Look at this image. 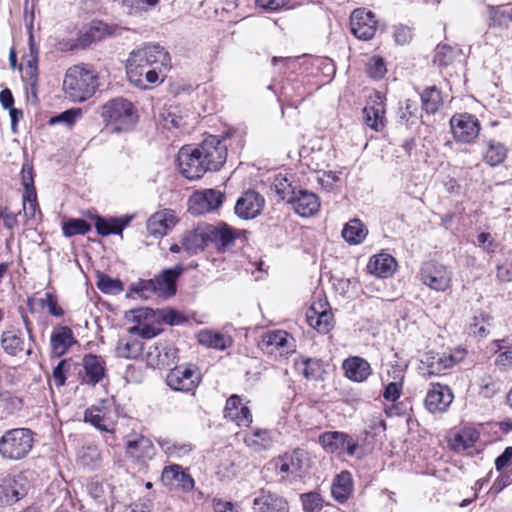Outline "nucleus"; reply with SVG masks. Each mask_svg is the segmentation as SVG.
Segmentation results:
<instances>
[{
    "label": "nucleus",
    "mask_w": 512,
    "mask_h": 512,
    "mask_svg": "<svg viewBox=\"0 0 512 512\" xmlns=\"http://www.w3.org/2000/svg\"><path fill=\"white\" fill-rule=\"evenodd\" d=\"M84 421L102 432L113 433L115 431V416L108 401L87 408L84 412Z\"/></svg>",
    "instance_id": "9b49d317"
},
{
    "label": "nucleus",
    "mask_w": 512,
    "mask_h": 512,
    "mask_svg": "<svg viewBox=\"0 0 512 512\" xmlns=\"http://www.w3.org/2000/svg\"><path fill=\"white\" fill-rule=\"evenodd\" d=\"M22 211L26 219H35L37 213L40 214V211L38 210L36 193H34V196H30V194H23Z\"/></svg>",
    "instance_id": "052dcab7"
},
{
    "label": "nucleus",
    "mask_w": 512,
    "mask_h": 512,
    "mask_svg": "<svg viewBox=\"0 0 512 512\" xmlns=\"http://www.w3.org/2000/svg\"><path fill=\"white\" fill-rule=\"evenodd\" d=\"M178 359V349L169 342H159L150 346L146 353V361L154 368L168 367Z\"/></svg>",
    "instance_id": "f3484780"
},
{
    "label": "nucleus",
    "mask_w": 512,
    "mask_h": 512,
    "mask_svg": "<svg viewBox=\"0 0 512 512\" xmlns=\"http://www.w3.org/2000/svg\"><path fill=\"white\" fill-rule=\"evenodd\" d=\"M264 204L265 199L260 193L248 190L237 199L235 214L245 220L254 219L261 214Z\"/></svg>",
    "instance_id": "a211bd4d"
},
{
    "label": "nucleus",
    "mask_w": 512,
    "mask_h": 512,
    "mask_svg": "<svg viewBox=\"0 0 512 512\" xmlns=\"http://www.w3.org/2000/svg\"><path fill=\"white\" fill-rule=\"evenodd\" d=\"M170 56L158 44H145L134 49L127 59L126 72L129 81L136 87H143L144 70L151 67H168Z\"/></svg>",
    "instance_id": "f03ea898"
},
{
    "label": "nucleus",
    "mask_w": 512,
    "mask_h": 512,
    "mask_svg": "<svg viewBox=\"0 0 512 512\" xmlns=\"http://www.w3.org/2000/svg\"><path fill=\"white\" fill-rule=\"evenodd\" d=\"M307 322L319 333L327 334L334 327V316L322 303L313 304L306 313Z\"/></svg>",
    "instance_id": "bb28decb"
},
{
    "label": "nucleus",
    "mask_w": 512,
    "mask_h": 512,
    "mask_svg": "<svg viewBox=\"0 0 512 512\" xmlns=\"http://www.w3.org/2000/svg\"><path fill=\"white\" fill-rule=\"evenodd\" d=\"M226 159L227 145L215 135L207 136L197 147H182L177 157L181 173L189 180L220 170Z\"/></svg>",
    "instance_id": "f257e3e1"
},
{
    "label": "nucleus",
    "mask_w": 512,
    "mask_h": 512,
    "mask_svg": "<svg viewBox=\"0 0 512 512\" xmlns=\"http://www.w3.org/2000/svg\"><path fill=\"white\" fill-rule=\"evenodd\" d=\"M106 32V25L98 22L93 23L81 30L76 40H63L59 42L62 51H72L78 48H86L94 42L100 41Z\"/></svg>",
    "instance_id": "dca6fc26"
},
{
    "label": "nucleus",
    "mask_w": 512,
    "mask_h": 512,
    "mask_svg": "<svg viewBox=\"0 0 512 512\" xmlns=\"http://www.w3.org/2000/svg\"><path fill=\"white\" fill-rule=\"evenodd\" d=\"M130 292L138 294L141 298H148L149 293L156 294L154 279L139 280L130 286Z\"/></svg>",
    "instance_id": "bf43d9fd"
},
{
    "label": "nucleus",
    "mask_w": 512,
    "mask_h": 512,
    "mask_svg": "<svg viewBox=\"0 0 512 512\" xmlns=\"http://www.w3.org/2000/svg\"><path fill=\"white\" fill-rule=\"evenodd\" d=\"M345 375L354 382L365 381L372 373L370 363L359 356H352L343 361Z\"/></svg>",
    "instance_id": "7c9ffc66"
},
{
    "label": "nucleus",
    "mask_w": 512,
    "mask_h": 512,
    "mask_svg": "<svg viewBox=\"0 0 512 512\" xmlns=\"http://www.w3.org/2000/svg\"><path fill=\"white\" fill-rule=\"evenodd\" d=\"M368 234L365 225L359 219H352L344 225L342 237L349 244H360Z\"/></svg>",
    "instance_id": "79ce46f5"
},
{
    "label": "nucleus",
    "mask_w": 512,
    "mask_h": 512,
    "mask_svg": "<svg viewBox=\"0 0 512 512\" xmlns=\"http://www.w3.org/2000/svg\"><path fill=\"white\" fill-rule=\"evenodd\" d=\"M282 200H287L288 203L292 204L295 212L302 217H309L316 214L320 208V201L318 196L307 190L299 189L298 191L293 190L291 196L287 197L286 193L281 192L277 189Z\"/></svg>",
    "instance_id": "ddd939ff"
},
{
    "label": "nucleus",
    "mask_w": 512,
    "mask_h": 512,
    "mask_svg": "<svg viewBox=\"0 0 512 512\" xmlns=\"http://www.w3.org/2000/svg\"><path fill=\"white\" fill-rule=\"evenodd\" d=\"M452 401L453 394L448 386L434 384L432 389L427 392L425 406L432 413L443 412Z\"/></svg>",
    "instance_id": "a878e982"
},
{
    "label": "nucleus",
    "mask_w": 512,
    "mask_h": 512,
    "mask_svg": "<svg viewBox=\"0 0 512 512\" xmlns=\"http://www.w3.org/2000/svg\"><path fill=\"white\" fill-rule=\"evenodd\" d=\"M224 417L236 423L238 426H249L252 422V414L247 406L242 405L239 395L230 396L224 408Z\"/></svg>",
    "instance_id": "393cba45"
},
{
    "label": "nucleus",
    "mask_w": 512,
    "mask_h": 512,
    "mask_svg": "<svg viewBox=\"0 0 512 512\" xmlns=\"http://www.w3.org/2000/svg\"><path fill=\"white\" fill-rule=\"evenodd\" d=\"M396 260L389 254L374 255L368 262V271L380 278H387L396 270Z\"/></svg>",
    "instance_id": "f704fd0d"
},
{
    "label": "nucleus",
    "mask_w": 512,
    "mask_h": 512,
    "mask_svg": "<svg viewBox=\"0 0 512 512\" xmlns=\"http://www.w3.org/2000/svg\"><path fill=\"white\" fill-rule=\"evenodd\" d=\"M85 376L83 381L90 385L99 383L105 375V362L97 355L88 354L83 358Z\"/></svg>",
    "instance_id": "72a5a7b5"
},
{
    "label": "nucleus",
    "mask_w": 512,
    "mask_h": 512,
    "mask_svg": "<svg viewBox=\"0 0 512 512\" xmlns=\"http://www.w3.org/2000/svg\"><path fill=\"white\" fill-rule=\"evenodd\" d=\"M364 121L367 126L380 131L384 128L385 103L384 97L376 92L363 109Z\"/></svg>",
    "instance_id": "5701e85b"
},
{
    "label": "nucleus",
    "mask_w": 512,
    "mask_h": 512,
    "mask_svg": "<svg viewBox=\"0 0 512 512\" xmlns=\"http://www.w3.org/2000/svg\"><path fill=\"white\" fill-rule=\"evenodd\" d=\"M95 228L97 233L101 236H108L110 234H121L123 229L132 220L131 216H123L120 218H102L100 216L95 217Z\"/></svg>",
    "instance_id": "e433bc0d"
},
{
    "label": "nucleus",
    "mask_w": 512,
    "mask_h": 512,
    "mask_svg": "<svg viewBox=\"0 0 512 512\" xmlns=\"http://www.w3.org/2000/svg\"><path fill=\"white\" fill-rule=\"evenodd\" d=\"M304 512H320L323 508V499L317 492H309L300 496Z\"/></svg>",
    "instance_id": "5fc2aeb1"
},
{
    "label": "nucleus",
    "mask_w": 512,
    "mask_h": 512,
    "mask_svg": "<svg viewBox=\"0 0 512 512\" xmlns=\"http://www.w3.org/2000/svg\"><path fill=\"white\" fill-rule=\"evenodd\" d=\"M21 180H22V184L25 188L24 194H30V196H34V193H36V189L34 186L33 168L28 163H25L22 166Z\"/></svg>",
    "instance_id": "680f3d73"
},
{
    "label": "nucleus",
    "mask_w": 512,
    "mask_h": 512,
    "mask_svg": "<svg viewBox=\"0 0 512 512\" xmlns=\"http://www.w3.org/2000/svg\"><path fill=\"white\" fill-rule=\"evenodd\" d=\"M461 353L460 358H456L454 354H443L436 355L427 358V367L420 368L423 377L430 378L433 375H437L445 369L453 367L456 363L460 362L463 359V351H459Z\"/></svg>",
    "instance_id": "473e14b6"
},
{
    "label": "nucleus",
    "mask_w": 512,
    "mask_h": 512,
    "mask_svg": "<svg viewBox=\"0 0 512 512\" xmlns=\"http://www.w3.org/2000/svg\"><path fill=\"white\" fill-rule=\"evenodd\" d=\"M207 234V225L187 231L181 240L183 250L190 256L200 253L209 242Z\"/></svg>",
    "instance_id": "2f4dec72"
},
{
    "label": "nucleus",
    "mask_w": 512,
    "mask_h": 512,
    "mask_svg": "<svg viewBox=\"0 0 512 512\" xmlns=\"http://www.w3.org/2000/svg\"><path fill=\"white\" fill-rule=\"evenodd\" d=\"M162 484L170 490L190 492L194 488V479L182 466L172 464L166 466L161 474Z\"/></svg>",
    "instance_id": "2eb2a0df"
},
{
    "label": "nucleus",
    "mask_w": 512,
    "mask_h": 512,
    "mask_svg": "<svg viewBox=\"0 0 512 512\" xmlns=\"http://www.w3.org/2000/svg\"><path fill=\"white\" fill-rule=\"evenodd\" d=\"M0 343L4 352L13 357L22 353L25 347V341L19 330L4 331Z\"/></svg>",
    "instance_id": "ea45409f"
},
{
    "label": "nucleus",
    "mask_w": 512,
    "mask_h": 512,
    "mask_svg": "<svg viewBox=\"0 0 512 512\" xmlns=\"http://www.w3.org/2000/svg\"><path fill=\"white\" fill-rule=\"evenodd\" d=\"M294 366L296 371L307 380H318L324 372L323 362L315 358L300 356L294 360Z\"/></svg>",
    "instance_id": "c9c22d12"
},
{
    "label": "nucleus",
    "mask_w": 512,
    "mask_h": 512,
    "mask_svg": "<svg viewBox=\"0 0 512 512\" xmlns=\"http://www.w3.org/2000/svg\"><path fill=\"white\" fill-rule=\"evenodd\" d=\"M80 114H81L80 108H71V109H68V110L58 114V115L51 117L49 120V124L56 125V124L63 123L66 126L70 127L75 123L77 116H79Z\"/></svg>",
    "instance_id": "4d7b16f0"
},
{
    "label": "nucleus",
    "mask_w": 512,
    "mask_h": 512,
    "mask_svg": "<svg viewBox=\"0 0 512 512\" xmlns=\"http://www.w3.org/2000/svg\"><path fill=\"white\" fill-rule=\"evenodd\" d=\"M184 268L177 264L173 268L164 269L161 274L154 279L156 294L162 297H171L176 293V281L183 273Z\"/></svg>",
    "instance_id": "cd10ccee"
},
{
    "label": "nucleus",
    "mask_w": 512,
    "mask_h": 512,
    "mask_svg": "<svg viewBox=\"0 0 512 512\" xmlns=\"http://www.w3.org/2000/svg\"><path fill=\"white\" fill-rule=\"evenodd\" d=\"M490 320H492V317L489 314L481 312L479 316H474L473 322L470 323V331L474 335L486 336L488 331L484 325H480V322L489 323Z\"/></svg>",
    "instance_id": "338daca9"
},
{
    "label": "nucleus",
    "mask_w": 512,
    "mask_h": 512,
    "mask_svg": "<svg viewBox=\"0 0 512 512\" xmlns=\"http://www.w3.org/2000/svg\"><path fill=\"white\" fill-rule=\"evenodd\" d=\"M77 462L84 468L94 470L102 462L101 451L96 445L83 446L77 453Z\"/></svg>",
    "instance_id": "a19ab883"
},
{
    "label": "nucleus",
    "mask_w": 512,
    "mask_h": 512,
    "mask_svg": "<svg viewBox=\"0 0 512 512\" xmlns=\"http://www.w3.org/2000/svg\"><path fill=\"white\" fill-rule=\"evenodd\" d=\"M176 218L172 210L164 209L151 215L147 220V231L155 238L163 237L175 225Z\"/></svg>",
    "instance_id": "c85d7f7f"
},
{
    "label": "nucleus",
    "mask_w": 512,
    "mask_h": 512,
    "mask_svg": "<svg viewBox=\"0 0 512 512\" xmlns=\"http://www.w3.org/2000/svg\"><path fill=\"white\" fill-rule=\"evenodd\" d=\"M452 271L435 261L423 263L420 269V280L423 284L436 291L447 290L452 281Z\"/></svg>",
    "instance_id": "6e6552de"
},
{
    "label": "nucleus",
    "mask_w": 512,
    "mask_h": 512,
    "mask_svg": "<svg viewBox=\"0 0 512 512\" xmlns=\"http://www.w3.org/2000/svg\"><path fill=\"white\" fill-rule=\"evenodd\" d=\"M158 3L159 0H122V6L129 15H141Z\"/></svg>",
    "instance_id": "3c124183"
},
{
    "label": "nucleus",
    "mask_w": 512,
    "mask_h": 512,
    "mask_svg": "<svg viewBox=\"0 0 512 512\" xmlns=\"http://www.w3.org/2000/svg\"><path fill=\"white\" fill-rule=\"evenodd\" d=\"M76 343L77 340L70 327L61 325L54 327L50 336L52 357L60 358Z\"/></svg>",
    "instance_id": "b1692460"
},
{
    "label": "nucleus",
    "mask_w": 512,
    "mask_h": 512,
    "mask_svg": "<svg viewBox=\"0 0 512 512\" xmlns=\"http://www.w3.org/2000/svg\"><path fill=\"white\" fill-rule=\"evenodd\" d=\"M166 383L174 391L190 392L199 385L200 375L193 366L180 365L169 371Z\"/></svg>",
    "instance_id": "9d476101"
},
{
    "label": "nucleus",
    "mask_w": 512,
    "mask_h": 512,
    "mask_svg": "<svg viewBox=\"0 0 512 512\" xmlns=\"http://www.w3.org/2000/svg\"><path fill=\"white\" fill-rule=\"evenodd\" d=\"M418 108L415 102L408 99L405 101V106L400 108L399 118L401 122L406 125H413L417 120Z\"/></svg>",
    "instance_id": "13d9d810"
},
{
    "label": "nucleus",
    "mask_w": 512,
    "mask_h": 512,
    "mask_svg": "<svg viewBox=\"0 0 512 512\" xmlns=\"http://www.w3.org/2000/svg\"><path fill=\"white\" fill-rule=\"evenodd\" d=\"M143 351V343L137 339L121 338L116 346V353L122 358H137Z\"/></svg>",
    "instance_id": "a18cd8bd"
},
{
    "label": "nucleus",
    "mask_w": 512,
    "mask_h": 512,
    "mask_svg": "<svg viewBox=\"0 0 512 512\" xmlns=\"http://www.w3.org/2000/svg\"><path fill=\"white\" fill-rule=\"evenodd\" d=\"M224 198L225 195L221 191L215 189L196 192L189 200V210L193 214H204L206 212H210L219 208L222 205Z\"/></svg>",
    "instance_id": "6ab92c4d"
},
{
    "label": "nucleus",
    "mask_w": 512,
    "mask_h": 512,
    "mask_svg": "<svg viewBox=\"0 0 512 512\" xmlns=\"http://www.w3.org/2000/svg\"><path fill=\"white\" fill-rule=\"evenodd\" d=\"M308 466V453L300 448L285 453L274 461L275 471L281 476V480L301 478L306 473Z\"/></svg>",
    "instance_id": "423d86ee"
},
{
    "label": "nucleus",
    "mask_w": 512,
    "mask_h": 512,
    "mask_svg": "<svg viewBox=\"0 0 512 512\" xmlns=\"http://www.w3.org/2000/svg\"><path fill=\"white\" fill-rule=\"evenodd\" d=\"M27 478L18 474L15 476H6L0 480V505H10L27 494Z\"/></svg>",
    "instance_id": "4468645a"
},
{
    "label": "nucleus",
    "mask_w": 512,
    "mask_h": 512,
    "mask_svg": "<svg viewBox=\"0 0 512 512\" xmlns=\"http://www.w3.org/2000/svg\"><path fill=\"white\" fill-rule=\"evenodd\" d=\"M319 444L327 453H346L354 456L359 448V443L353 436L340 431H327L319 436Z\"/></svg>",
    "instance_id": "0eeeda50"
},
{
    "label": "nucleus",
    "mask_w": 512,
    "mask_h": 512,
    "mask_svg": "<svg viewBox=\"0 0 512 512\" xmlns=\"http://www.w3.org/2000/svg\"><path fill=\"white\" fill-rule=\"evenodd\" d=\"M91 230V225L84 219L71 218L63 223L62 231L65 237L85 235Z\"/></svg>",
    "instance_id": "09e8293b"
},
{
    "label": "nucleus",
    "mask_w": 512,
    "mask_h": 512,
    "mask_svg": "<svg viewBox=\"0 0 512 512\" xmlns=\"http://www.w3.org/2000/svg\"><path fill=\"white\" fill-rule=\"evenodd\" d=\"M353 492V480L350 472L342 471L333 481L331 493L333 498L339 502L344 503L348 500Z\"/></svg>",
    "instance_id": "4c0bfd02"
},
{
    "label": "nucleus",
    "mask_w": 512,
    "mask_h": 512,
    "mask_svg": "<svg viewBox=\"0 0 512 512\" xmlns=\"http://www.w3.org/2000/svg\"><path fill=\"white\" fill-rule=\"evenodd\" d=\"M508 13H511V8L502 9L500 7H491L490 9V25L503 26L506 25L510 19Z\"/></svg>",
    "instance_id": "774afa93"
},
{
    "label": "nucleus",
    "mask_w": 512,
    "mask_h": 512,
    "mask_svg": "<svg viewBox=\"0 0 512 512\" xmlns=\"http://www.w3.org/2000/svg\"><path fill=\"white\" fill-rule=\"evenodd\" d=\"M71 366V359L61 360L58 365L53 369V380L57 387H61L66 382V371L69 370Z\"/></svg>",
    "instance_id": "69168bd1"
},
{
    "label": "nucleus",
    "mask_w": 512,
    "mask_h": 512,
    "mask_svg": "<svg viewBox=\"0 0 512 512\" xmlns=\"http://www.w3.org/2000/svg\"><path fill=\"white\" fill-rule=\"evenodd\" d=\"M252 509L253 512H289V505L276 493L262 492L253 500Z\"/></svg>",
    "instance_id": "c756f323"
},
{
    "label": "nucleus",
    "mask_w": 512,
    "mask_h": 512,
    "mask_svg": "<svg viewBox=\"0 0 512 512\" xmlns=\"http://www.w3.org/2000/svg\"><path fill=\"white\" fill-rule=\"evenodd\" d=\"M456 53V50L447 44L438 45L435 49L433 62L439 67H447L453 63Z\"/></svg>",
    "instance_id": "603ef678"
},
{
    "label": "nucleus",
    "mask_w": 512,
    "mask_h": 512,
    "mask_svg": "<svg viewBox=\"0 0 512 512\" xmlns=\"http://www.w3.org/2000/svg\"><path fill=\"white\" fill-rule=\"evenodd\" d=\"M207 231L209 242L214 243L220 252L232 247L239 237V231L224 222L217 225H207Z\"/></svg>",
    "instance_id": "4be33fe9"
},
{
    "label": "nucleus",
    "mask_w": 512,
    "mask_h": 512,
    "mask_svg": "<svg viewBox=\"0 0 512 512\" xmlns=\"http://www.w3.org/2000/svg\"><path fill=\"white\" fill-rule=\"evenodd\" d=\"M35 433L29 428H13L0 437V456L4 460L19 461L28 456L34 446Z\"/></svg>",
    "instance_id": "39448f33"
},
{
    "label": "nucleus",
    "mask_w": 512,
    "mask_h": 512,
    "mask_svg": "<svg viewBox=\"0 0 512 512\" xmlns=\"http://www.w3.org/2000/svg\"><path fill=\"white\" fill-rule=\"evenodd\" d=\"M244 443L255 452L267 450L272 446V438L267 430H255L244 436Z\"/></svg>",
    "instance_id": "c03bdc74"
},
{
    "label": "nucleus",
    "mask_w": 512,
    "mask_h": 512,
    "mask_svg": "<svg viewBox=\"0 0 512 512\" xmlns=\"http://www.w3.org/2000/svg\"><path fill=\"white\" fill-rule=\"evenodd\" d=\"M97 287L106 294H119L124 289L119 279H113L105 274H98Z\"/></svg>",
    "instance_id": "864d4df0"
},
{
    "label": "nucleus",
    "mask_w": 512,
    "mask_h": 512,
    "mask_svg": "<svg viewBox=\"0 0 512 512\" xmlns=\"http://www.w3.org/2000/svg\"><path fill=\"white\" fill-rule=\"evenodd\" d=\"M179 109L177 106H165L160 112L161 124L165 129L179 128L184 124L183 118L178 115Z\"/></svg>",
    "instance_id": "de8ad7c7"
},
{
    "label": "nucleus",
    "mask_w": 512,
    "mask_h": 512,
    "mask_svg": "<svg viewBox=\"0 0 512 512\" xmlns=\"http://www.w3.org/2000/svg\"><path fill=\"white\" fill-rule=\"evenodd\" d=\"M422 108L427 114H435L443 104L442 93L436 86H430L421 93Z\"/></svg>",
    "instance_id": "37998d69"
},
{
    "label": "nucleus",
    "mask_w": 512,
    "mask_h": 512,
    "mask_svg": "<svg viewBox=\"0 0 512 512\" xmlns=\"http://www.w3.org/2000/svg\"><path fill=\"white\" fill-rule=\"evenodd\" d=\"M30 53L26 56V68L23 81L26 83L27 92L37 98L39 76H38V55L39 49L34 43L33 34L29 35Z\"/></svg>",
    "instance_id": "aec40b11"
},
{
    "label": "nucleus",
    "mask_w": 512,
    "mask_h": 512,
    "mask_svg": "<svg viewBox=\"0 0 512 512\" xmlns=\"http://www.w3.org/2000/svg\"><path fill=\"white\" fill-rule=\"evenodd\" d=\"M403 388V380L402 378H399L398 380L392 381L385 385L384 391H383V398L386 401L395 402L397 399H399L401 392Z\"/></svg>",
    "instance_id": "0e129e2a"
},
{
    "label": "nucleus",
    "mask_w": 512,
    "mask_h": 512,
    "mask_svg": "<svg viewBox=\"0 0 512 512\" xmlns=\"http://www.w3.org/2000/svg\"><path fill=\"white\" fill-rule=\"evenodd\" d=\"M198 341L202 345L219 350H224L228 346V340L222 334L211 331L200 332Z\"/></svg>",
    "instance_id": "8fccbe9b"
},
{
    "label": "nucleus",
    "mask_w": 512,
    "mask_h": 512,
    "mask_svg": "<svg viewBox=\"0 0 512 512\" xmlns=\"http://www.w3.org/2000/svg\"><path fill=\"white\" fill-rule=\"evenodd\" d=\"M507 156V148L500 142L490 141L483 155L484 161L494 167L501 164Z\"/></svg>",
    "instance_id": "49530a36"
},
{
    "label": "nucleus",
    "mask_w": 512,
    "mask_h": 512,
    "mask_svg": "<svg viewBox=\"0 0 512 512\" xmlns=\"http://www.w3.org/2000/svg\"><path fill=\"white\" fill-rule=\"evenodd\" d=\"M350 29L359 40L372 39L377 30L375 14L365 8H357L350 15Z\"/></svg>",
    "instance_id": "f8f14e48"
},
{
    "label": "nucleus",
    "mask_w": 512,
    "mask_h": 512,
    "mask_svg": "<svg viewBox=\"0 0 512 512\" xmlns=\"http://www.w3.org/2000/svg\"><path fill=\"white\" fill-rule=\"evenodd\" d=\"M101 117L113 131L131 130L138 120L137 111L129 100L118 97L107 101L101 107Z\"/></svg>",
    "instance_id": "20e7f679"
},
{
    "label": "nucleus",
    "mask_w": 512,
    "mask_h": 512,
    "mask_svg": "<svg viewBox=\"0 0 512 512\" xmlns=\"http://www.w3.org/2000/svg\"><path fill=\"white\" fill-rule=\"evenodd\" d=\"M98 85V76L92 68L75 65L65 74L63 90L71 101L83 102L94 95Z\"/></svg>",
    "instance_id": "7ed1b4c3"
},
{
    "label": "nucleus",
    "mask_w": 512,
    "mask_h": 512,
    "mask_svg": "<svg viewBox=\"0 0 512 512\" xmlns=\"http://www.w3.org/2000/svg\"><path fill=\"white\" fill-rule=\"evenodd\" d=\"M127 454L137 460L150 459L154 455V446L152 442L139 435L134 439L127 440L126 442Z\"/></svg>",
    "instance_id": "58836bf2"
},
{
    "label": "nucleus",
    "mask_w": 512,
    "mask_h": 512,
    "mask_svg": "<svg viewBox=\"0 0 512 512\" xmlns=\"http://www.w3.org/2000/svg\"><path fill=\"white\" fill-rule=\"evenodd\" d=\"M366 72L370 78L381 79L385 76L387 69L382 57L373 56L366 65Z\"/></svg>",
    "instance_id": "6e6d98bb"
},
{
    "label": "nucleus",
    "mask_w": 512,
    "mask_h": 512,
    "mask_svg": "<svg viewBox=\"0 0 512 512\" xmlns=\"http://www.w3.org/2000/svg\"><path fill=\"white\" fill-rule=\"evenodd\" d=\"M450 127L454 139L464 144L472 143L480 133V122L469 113L455 114L450 119Z\"/></svg>",
    "instance_id": "1a4fd4ad"
},
{
    "label": "nucleus",
    "mask_w": 512,
    "mask_h": 512,
    "mask_svg": "<svg viewBox=\"0 0 512 512\" xmlns=\"http://www.w3.org/2000/svg\"><path fill=\"white\" fill-rule=\"evenodd\" d=\"M41 307H47L49 313L54 317H62L64 310L58 305L56 296L50 292L45 293V297L39 300Z\"/></svg>",
    "instance_id": "e2e57ef3"
},
{
    "label": "nucleus",
    "mask_w": 512,
    "mask_h": 512,
    "mask_svg": "<svg viewBox=\"0 0 512 512\" xmlns=\"http://www.w3.org/2000/svg\"><path fill=\"white\" fill-rule=\"evenodd\" d=\"M294 339L284 331H273L263 336L261 349L273 354L278 352L279 355H286L294 351Z\"/></svg>",
    "instance_id": "412c9836"
}]
</instances>
